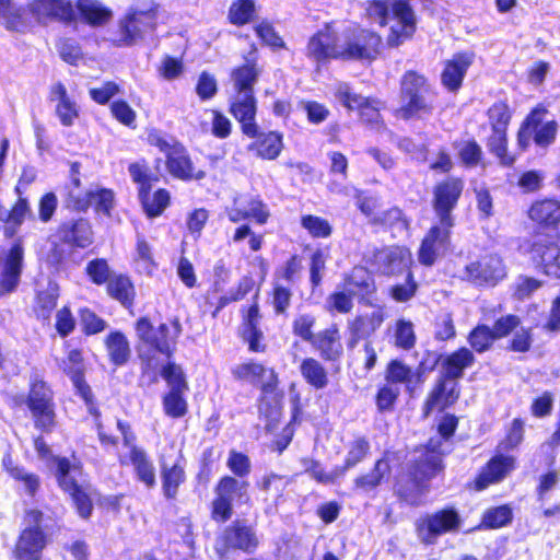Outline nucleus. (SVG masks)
<instances>
[{
    "label": "nucleus",
    "instance_id": "nucleus-17",
    "mask_svg": "<svg viewBox=\"0 0 560 560\" xmlns=\"http://www.w3.org/2000/svg\"><path fill=\"white\" fill-rule=\"evenodd\" d=\"M460 524L458 511L452 505H446L419 517L415 522V532L424 546H432L442 535L457 532Z\"/></svg>",
    "mask_w": 560,
    "mask_h": 560
},
{
    "label": "nucleus",
    "instance_id": "nucleus-4",
    "mask_svg": "<svg viewBox=\"0 0 560 560\" xmlns=\"http://www.w3.org/2000/svg\"><path fill=\"white\" fill-rule=\"evenodd\" d=\"M398 97L400 104L393 115L404 121L429 118L436 109L438 91L424 73L415 69L400 75Z\"/></svg>",
    "mask_w": 560,
    "mask_h": 560
},
{
    "label": "nucleus",
    "instance_id": "nucleus-11",
    "mask_svg": "<svg viewBox=\"0 0 560 560\" xmlns=\"http://www.w3.org/2000/svg\"><path fill=\"white\" fill-rule=\"evenodd\" d=\"M547 114V107L539 103L521 121L516 132V144L521 152H526L532 142L544 150L556 142L559 126L555 119L544 121Z\"/></svg>",
    "mask_w": 560,
    "mask_h": 560
},
{
    "label": "nucleus",
    "instance_id": "nucleus-51",
    "mask_svg": "<svg viewBox=\"0 0 560 560\" xmlns=\"http://www.w3.org/2000/svg\"><path fill=\"white\" fill-rule=\"evenodd\" d=\"M74 4L80 19L92 27L106 25L113 18V12L106 5L95 0H77Z\"/></svg>",
    "mask_w": 560,
    "mask_h": 560
},
{
    "label": "nucleus",
    "instance_id": "nucleus-58",
    "mask_svg": "<svg viewBox=\"0 0 560 560\" xmlns=\"http://www.w3.org/2000/svg\"><path fill=\"white\" fill-rule=\"evenodd\" d=\"M289 480L279 474L270 472L262 476L261 480L257 483L259 491L265 493V501H270L277 506L284 498L285 489Z\"/></svg>",
    "mask_w": 560,
    "mask_h": 560
},
{
    "label": "nucleus",
    "instance_id": "nucleus-56",
    "mask_svg": "<svg viewBox=\"0 0 560 560\" xmlns=\"http://www.w3.org/2000/svg\"><path fill=\"white\" fill-rule=\"evenodd\" d=\"M299 370L305 383L316 390L324 389L329 383L327 369L314 357L302 359Z\"/></svg>",
    "mask_w": 560,
    "mask_h": 560
},
{
    "label": "nucleus",
    "instance_id": "nucleus-54",
    "mask_svg": "<svg viewBox=\"0 0 560 560\" xmlns=\"http://www.w3.org/2000/svg\"><path fill=\"white\" fill-rule=\"evenodd\" d=\"M2 468L12 479L23 483L30 497H35L40 488L38 475L27 472L23 467L15 465L10 452L5 453L2 457Z\"/></svg>",
    "mask_w": 560,
    "mask_h": 560
},
{
    "label": "nucleus",
    "instance_id": "nucleus-27",
    "mask_svg": "<svg viewBox=\"0 0 560 560\" xmlns=\"http://www.w3.org/2000/svg\"><path fill=\"white\" fill-rule=\"evenodd\" d=\"M460 397L458 383L436 377L421 404V418L428 419L433 412H444L453 407Z\"/></svg>",
    "mask_w": 560,
    "mask_h": 560
},
{
    "label": "nucleus",
    "instance_id": "nucleus-49",
    "mask_svg": "<svg viewBox=\"0 0 560 560\" xmlns=\"http://www.w3.org/2000/svg\"><path fill=\"white\" fill-rule=\"evenodd\" d=\"M61 370L71 381L75 392L90 386L85 378L86 368L83 349L72 348L68 350L62 360Z\"/></svg>",
    "mask_w": 560,
    "mask_h": 560
},
{
    "label": "nucleus",
    "instance_id": "nucleus-48",
    "mask_svg": "<svg viewBox=\"0 0 560 560\" xmlns=\"http://www.w3.org/2000/svg\"><path fill=\"white\" fill-rule=\"evenodd\" d=\"M161 488L165 500L174 501L177 499L179 488L186 482V471L184 465L176 460L172 465L160 464Z\"/></svg>",
    "mask_w": 560,
    "mask_h": 560
},
{
    "label": "nucleus",
    "instance_id": "nucleus-36",
    "mask_svg": "<svg viewBox=\"0 0 560 560\" xmlns=\"http://www.w3.org/2000/svg\"><path fill=\"white\" fill-rule=\"evenodd\" d=\"M310 345L325 362H339L345 354L341 331L337 323H331L319 330Z\"/></svg>",
    "mask_w": 560,
    "mask_h": 560
},
{
    "label": "nucleus",
    "instance_id": "nucleus-41",
    "mask_svg": "<svg viewBox=\"0 0 560 560\" xmlns=\"http://www.w3.org/2000/svg\"><path fill=\"white\" fill-rule=\"evenodd\" d=\"M427 371L424 361H421L416 370H412L401 360L392 359L386 364L385 381L394 386L404 384L408 390H411V384L415 383L417 385L423 383V374Z\"/></svg>",
    "mask_w": 560,
    "mask_h": 560
},
{
    "label": "nucleus",
    "instance_id": "nucleus-2",
    "mask_svg": "<svg viewBox=\"0 0 560 560\" xmlns=\"http://www.w3.org/2000/svg\"><path fill=\"white\" fill-rule=\"evenodd\" d=\"M533 224L532 259L546 275L560 276V199L537 198L526 211Z\"/></svg>",
    "mask_w": 560,
    "mask_h": 560
},
{
    "label": "nucleus",
    "instance_id": "nucleus-57",
    "mask_svg": "<svg viewBox=\"0 0 560 560\" xmlns=\"http://www.w3.org/2000/svg\"><path fill=\"white\" fill-rule=\"evenodd\" d=\"M257 8L255 0H233L228 9L229 24L243 27L256 21Z\"/></svg>",
    "mask_w": 560,
    "mask_h": 560
},
{
    "label": "nucleus",
    "instance_id": "nucleus-14",
    "mask_svg": "<svg viewBox=\"0 0 560 560\" xmlns=\"http://www.w3.org/2000/svg\"><path fill=\"white\" fill-rule=\"evenodd\" d=\"M370 454V440L365 435H357L348 444V451L341 465L336 466L331 471H326L318 460L312 459L305 472L317 483L334 485L342 478L348 470L363 463Z\"/></svg>",
    "mask_w": 560,
    "mask_h": 560
},
{
    "label": "nucleus",
    "instance_id": "nucleus-31",
    "mask_svg": "<svg viewBox=\"0 0 560 560\" xmlns=\"http://www.w3.org/2000/svg\"><path fill=\"white\" fill-rule=\"evenodd\" d=\"M48 545V536L40 526L23 528L13 547L15 560H42Z\"/></svg>",
    "mask_w": 560,
    "mask_h": 560
},
{
    "label": "nucleus",
    "instance_id": "nucleus-44",
    "mask_svg": "<svg viewBox=\"0 0 560 560\" xmlns=\"http://www.w3.org/2000/svg\"><path fill=\"white\" fill-rule=\"evenodd\" d=\"M105 289L107 295L117 301L122 307L128 311L133 308L137 291L130 276L127 273H113Z\"/></svg>",
    "mask_w": 560,
    "mask_h": 560
},
{
    "label": "nucleus",
    "instance_id": "nucleus-62",
    "mask_svg": "<svg viewBox=\"0 0 560 560\" xmlns=\"http://www.w3.org/2000/svg\"><path fill=\"white\" fill-rule=\"evenodd\" d=\"M328 258V247L316 248L311 254L308 261V282L312 290H316L322 287Z\"/></svg>",
    "mask_w": 560,
    "mask_h": 560
},
{
    "label": "nucleus",
    "instance_id": "nucleus-30",
    "mask_svg": "<svg viewBox=\"0 0 560 560\" xmlns=\"http://www.w3.org/2000/svg\"><path fill=\"white\" fill-rule=\"evenodd\" d=\"M475 60L474 51L462 50L452 55L443 62L440 73L441 85L445 91L457 94L464 85L468 69Z\"/></svg>",
    "mask_w": 560,
    "mask_h": 560
},
{
    "label": "nucleus",
    "instance_id": "nucleus-40",
    "mask_svg": "<svg viewBox=\"0 0 560 560\" xmlns=\"http://www.w3.org/2000/svg\"><path fill=\"white\" fill-rule=\"evenodd\" d=\"M390 472V458L386 451L374 462L368 472L360 474L353 479V488L364 493L375 491L383 482L387 481Z\"/></svg>",
    "mask_w": 560,
    "mask_h": 560
},
{
    "label": "nucleus",
    "instance_id": "nucleus-64",
    "mask_svg": "<svg viewBox=\"0 0 560 560\" xmlns=\"http://www.w3.org/2000/svg\"><path fill=\"white\" fill-rule=\"evenodd\" d=\"M253 30L262 46L269 47L273 51L287 49L284 39L277 32L272 22L264 19L255 24Z\"/></svg>",
    "mask_w": 560,
    "mask_h": 560
},
{
    "label": "nucleus",
    "instance_id": "nucleus-16",
    "mask_svg": "<svg viewBox=\"0 0 560 560\" xmlns=\"http://www.w3.org/2000/svg\"><path fill=\"white\" fill-rule=\"evenodd\" d=\"M383 50V38L380 33L355 26L342 34L343 61L372 63L377 60Z\"/></svg>",
    "mask_w": 560,
    "mask_h": 560
},
{
    "label": "nucleus",
    "instance_id": "nucleus-33",
    "mask_svg": "<svg viewBox=\"0 0 560 560\" xmlns=\"http://www.w3.org/2000/svg\"><path fill=\"white\" fill-rule=\"evenodd\" d=\"M228 218L233 223L253 220L256 224L264 225L268 222L270 212L259 195H248L233 201Z\"/></svg>",
    "mask_w": 560,
    "mask_h": 560
},
{
    "label": "nucleus",
    "instance_id": "nucleus-10",
    "mask_svg": "<svg viewBox=\"0 0 560 560\" xmlns=\"http://www.w3.org/2000/svg\"><path fill=\"white\" fill-rule=\"evenodd\" d=\"M55 464V478L60 490L68 495L79 517L84 521L91 518L94 510V503L90 493L89 483H80L71 471H81L82 463L80 460L72 463L66 456H52Z\"/></svg>",
    "mask_w": 560,
    "mask_h": 560
},
{
    "label": "nucleus",
    "instance_id": "nucleus-63",
    "mask_svg": "<svg viewBox=\"0 0 560 560\" xmlns=\"http://www.w3.org/2000/svg\"><path fill=\"white\" fill-rule=\"evenodd\" d=\"M317 326V317L312 312L298 313L291 322L292 335L301 341L310 343L313 341Z\"/></svg>",
    "mask_w": 560,
    "mask_h": 560
},
{
    "label": "nucleus",
    "instance_id": "nucleus-39",
    "mask_svg": "<svg viewBox=\"0 0 560 560\" xmlns=\"http://www.w3.org/2000/svg\"><path fill=\"white\" fill-rule=\"evenodd\" d=\"M48 101L56 103L55 114L62 126L70 127L79 118L80 107L75 100L68 94V90L61 81L49 88Z\"/></svg>",
    "mask_w": 560,
    "mask_h": 560
},
{
    "label": "nucleus",
    "instance_id": "nucleus-8",
    "mask_svg": "<svg viewBox=\"0 0 560 560\" xmlns=\"http://www.w3.org/2000/svg\"><path fill=\"white\" fill-rule=\"evenodd\" d=\"M435 424L438 436L430 438L423 445L425 455L413 460V475L423 479L433 478L443 469L442 447L443 443L451 442L459 425V417L452 412H441Z\"/></svg>",
    "mask_w": 560,
    "mask_h": 560
},
{
    "label": "nucleus",
    "instance_id": "nucleus-45",
    "mask_svg": "<svg viewBox=\"0 0 560 560\" xmlns=\"http://www.w3.org/2000/svg\"><path fill=\"white\" fill-rule=\"evenodd\" d=\"M453 148L456 151L458 163L464 168H486L488 165L485 151L481 144L474 137L455 140L453 142Z\"/></svg>",
    "mask_w": 560,
    "mask_h": 560
},
{
    "label": "nucleus",
    "instance_id": "nucleus-50",
    "mask_svg": "<svg viewBox=\"0 0 560 560\" xmlns=\"http://www.w3.org/2000/svg\"><path fill=\"white\" fill-rule=\"evenodd\" d=\"M303 413V407L301 402V397L299 394H295L291 397V418L288 424L284 425L281 433L277 435L272 442L269 444V450L271 452L281 455L288 446L291 444L293 436L295 434V425L301 422Z\"/></svg>",
    "mask_w": 560,
    "mask_h": 560
},
{
    "label": "nucleus",
    "instance_id": "nucleus-52",
    "mask_svg": "<svg viewBox=\"0 0 560 560\" xmlns=\"http://www.w3.org/2000/svg\"><path fill=\"white\" fill-rule=\"evenodd\" d=\"M293 296L294 293L291 285L278 280H272L270 290L267 293V301L272 310V314L277 317H288Z\"/></svg>",
    "mask_w": 560,
    "mask_h": 560
},
{
    "label": "nucleus",
    "instance_id": "nucleus-21",
    "mask_svg": "<svg viewBox=\"0 0 560 560\" xmlns=\"http://www.w3.org/2000/svg\"><path fill=\"white\" fill-rule=\"evenodd\" d=\"M116 427L121 434L124 446L129 450L128 458L137 480L149 489L153 488L156 485L154 464L147 451L136 444L137 435L130 422L118 419Z\"/></svg>",
    "mask_w": 560,
    "mask_h": 560
},
{
    "label": "nucleus",
    "instance_id": "nucleus-47",
    "mask_svg": "<svg viewBox=\"0 0 560 560\" xmlns=\"http://www.w3.org/2000/svg\"><path fill=\"white\" fill-rule=\"evenodd\" d=\"M108 362L120 368L126 365L131 358L130 342L126 334L119 329L110 330L103 340Z\"/></svg>",
    "mask_w": 560,
    "mask_h": 560
},
{
    "label": "nucleus",
    "instance_id": "nucleus-26",
    "mask_svg": "<svg viewBox=\"0 0 560 560\" xmlns=\"http://www.w3.org/2000/svg\"><path fill=\"white\" fill-rule=\"evenodd\" d=\"M427 355H433V361L430 366H427L428 372L433 371L435 366L441 363L440 377L451 382L458 383L463 378L465 371L471 368L476 362V357L467 347H459L454 351L442 355L433 354L428 351Z\"/></svg>",
    "mask_w": 560,
    "mask_h": 560
},
{
    "label": "nucleus",
    "instance_id": "nucleus-18",
    "mask_svg": "<svg viewBox=\"0 0 560 560\" xmlns=\"http://www.w3.org/2000/svg\"><path fill=\"white\" fill-rule=\"evenodd\" d=\"M305 56L317 69L328 66L332 60L343 61L342 38L330 23L324 24L310 36Z\"/></svg>",
    "mask_w": 560,
    "mask_h": 560
},
{
    "label": "nucleus",
    "instance_id": "nucleus-46",
    "mask_svg": "<svg viewBox=\"0 0 560 560\" xmlns=\"http://www.w3.org/2000/svg\"><path fill=\"white\" fill-rule=\"evenodd\" d=\"M259 67L256 58H245V61L231 70L230 79L235 94L255 93L254 86L259 78Z\"/></svg>",
    "mask_w": 560,
    "mask_h": 560
},
{
    "label": "nucleus",
    "instance_id": "nucleus-15",
    "mask_svg": "<svg viewBox=\"0 0 560 560\" xmlns=\"http://www.w3.org/2000/svg\"><path fill=\"white\" fill-rule=\"evenodd\" d=\"M249 482L231 475H222L213 487L214 497L210 502V518L218 524H224L233 515L234 501H242L247 497Z\"/></svg>",
    "mask_w": 560,
    "mask_h": 560
},
{
    "label": "nucleus",
    "instance_id": "nucleus-20",
    "mask_svg": "<svg viewBox=\"0 0 560 560\" xmlns=\"http://www.w3.org/2000/svg\"><path fill=\"white\" fill-rule=\"evenodd\" d=\"M455 222L439 220L431 224L423 235L417 258L420 265L432 267L442 256L452 248V234Z\"/></svg>",
    "mask_w": 560,
    "mask_h": 560
},
{
    "label": "nucleus",
    "instance_id": "nucleus-5",
    "mask_svg": "<svg viewBox=\"0 0 560 560\" xmlns=\"http://www.w3.org/2000/svg\"><path fill=\"white\" fill-rule=\"evenodd\" d=\"M231 375L235 382L259 389L260 395L257 399L258 410L267 419L265 424L266 432L272 433L281 418V406H271L266 402V398L268 395L275 394L279 388L280 380L276 369L267 366L255 359H247L234 365L231 369Z\"/></svg>",
    "mask_w": 560,
    "mask_h": 560
},
{
    "label": "nucleus",
    "instance_id": "nucleus-59",
    "mask_svg": "<svg viewBox=\"0 0 560 560\" xmlns=\"http://www.w3.org/2000/svg\"><path fill=\"white\" fill-rule=\"evenodd\" d=\"M354 308V299L341 284L328 293L324 303V311L330 316L348 315Z\"/></svg>",
    "mask_w": 560,
    "mask_h": 560
},
{
    "label": "nucleus",
    "instance_id": "nucleus-9",
    "mask_svg": "<svg viewBox=\"0 0 560 560\" xmlns=\"http://www.w3.org/2000/svg\"><path fill=\"white\" fill-rule=\"evenodd\" d=\"M57 241L50 248L52 262L57 266L73 253L91 247L94 243V231L88 218L78 217L61 221L55 232Z\"/></svg>",
    "mask_w": 560,
    "mask_h": 560
},
{
    "label": "nucleus",
    "instance_id": "nucleus-53",
    "mask_svg": "<svg viewBox=\"0 0 560 560\" xmlns=\"http://www.w3.org/2000/svg\"><path fill=\"white\" fill-rule=\"evenodd\" d=\"M513 521V509L510 504H501L486 509L474 530H491L506 527Z\"/></svg>",
    "mask_w": 560,
    "mask_h": 560
},
{
    "label": "nucleus",
    "instance_id": "nucleus-22",
    "mask_svg": "<svg viewBox=\"0 0 560 560\" xmlns=\"http://www.w3.org/2000/svg\"><path fill=\"white\" fill-rule=\"evenodd\" d=\"M465 180L460 176L447 175L434 183L431 190V207L439 220L455 222L454 210L464 195Z\"/></svg>",
    "mask_w": 560,
    "mask_h": 560
},
{
    "label": "nucleus",
    "instance_id": "nucleus-24",
    "mask_svg": "<svg viewBox=\"0 0 560 560\" xmlns=\"http://www.w3.org/2000/svg\"><path fill=\"white\" fill-rule=\"evenodd\" d=\"M361 305L373 306L377 299V284L372 271L355 265L345 272L340 283Z\"/></svg>",
    "mask_w": 560,
    "mask_h": 560
},
{
    "label": "nucleus",
    "instance_id": "nucleus-28",
    "mask_svg": "<svg viewBox=\"0 0 560 560\" xmlns=\"http://www.w3.org/2000/svg\"><path fill=\"white\" fill-rule=\"evenodd\" d=\"M465 279L478 287H493L505 277L501 258L487 254L465 266Z\"/></svg>",
    "mask_w": 560,
    "mask_h": 560
},
{
    "label": "nucleus",
    "instance_id": "nucleus-32",
    "mask_svg": "<svg viewBox=\"0 0 560 560\" xmlns=\"http://www.w3.org/2000/svg\"><path fill=\"white\" fill-rule=\"evenodd\" d=\"M386 318L382 308L369 314H358L347 320V348L354 349L361 341L369 339L382 327Z\"/></svg>",
    "mask_w": 560,
    "mask_h": 560
},
{
    "label": "nucleus",
    "instance_id": "nucleus-60",
    "mask_svg": "<svg viewBox=\"0 0 560 560\" xmlns=\"http://www.w3.org/2000/svg\"><path fill=\"white\" fill-rule=\"evenodd\" d=\"M412 270V262L409 253L402 250H389L386 253L382 266L381 273L387 278L404 276Z\"/></svg>",
    "mask_w": 560,
    "mask_h": 560
},
{
    "label": "nucleus",
    "instance_id": "nucleus-6",
    "mask_svg": "<svg viewBox=\"0 0 560 560\" xmlns=\"http://www.w3.org/2000/svg\"><path fill=\"white\" fill-rule=\"evenodd\" d=\"M160 11L161 4L154 0L130 7L117 22L112 45L117 48L132 47L154 34L159 26Z\"/></svg>",
    "mask_w": 560,
    "mask_h": 560
},
{
    "label": "nucleus",
    "instance_id": "nucleus-35",
    "mask_svg": "<svg viewBox=\"0 0 560 560\" xmlns=\"http://www.w3.org/2000/svg\"><path fill=\"white\" fill-rule=\"evenodd\" d=\"M68 201L78 212H86L90 207H93L96 213L109 218L115 208V191L112 188L101 187L88 190L84 196L70 195Z\"/></svg>",
    "mask_w": 560,
    "mask_h": 560
},
{
    "label": "nucleus",
    "instance_id": "nucleus-19",
    "mask_svg": "<svg viewBox=\"0 0 560 560\" xmlns=\"http://www.w3.org/2000/svg\"><path fill=\"white\" fill-rule=\"evenodd\" d=\"M521 325V317L516 314L501 315L490 327L487 324H477L467 335V342L472 353H485L492 349L495 341L506 338Z\"/></svg>",
    "mask_w": 560,
    "mask_h": 560
},
{
    "label": "nucleus",
    "instance_id": "nucleus-25",
    "mask_svg": "<svg viewBox=\"0 0 560 560\" xmlns=\"http://www.w3.org/2000/svg\"><path fill=\"white\" fill-rule=\"evenodd\" d=\"M26 8L40 25L50 22L69 25L77 21V12L71 0H30Z\"/></svg>",
    "mask_w": 560,
    "mask_h": 560
},
{
    "label": "nucleus",
    "instance_id": "nucleus-34",
    "mask_svg": "<svg viewBox=\"0 0 560 560\" xmlns=\"http://www.w3.org/2000/svg\"><path fill=\"white\" fill-rule=\"evenodd\" d=\"M258 110L255 93L234 94L229 102V113L238 122L243 136H255L258 126Z\"/></svg>",
    "mask_w": 560,
    "mask_h": 560
},
{
    "label": "nucleus",
    "instance_id": "nucleus-61",
    "mask_svg": "<svg viewBox=\"0 0 560 560\" xmlns=\"http://www.w3.org/2000/svg\"><path fill=\"white\" fill-rule=\"evenodd\" d=\"M30 212L31 207L28 199L24 196H19L8 211L7 225L3 228V233L7 238H12L18 233V230Z\"/></svg>",
    "mask_w": 560,
    "mask_h": 560
},
{
    "label": "nucleus",
    "instance_id": "nucleus-13",
    "mask_svg": "<svg viewBox=\"0 0 560 560\" xmlns=\"http://www.w3.org/2000/svg\"><path fill=\"white\" fill-rule=\"evenodd\" d=\"M24 402L37 431L49 434L57 428L55 393L46 381L32 380Z\"/></svg>",
    "mask_w": 560,
    "mask_h": 560
},
{
    "label": "nucleus",
    "instance_id": "nucleus-55",
    "mask_svg": "<svg viewBox=\"0 0 560 560\" xmlns=\"http://www.w3.org/2000/svg\"><path fill=\"white\" fill-rule=\"evenodd\" d=\"M413 463L411 464V479L409 481L398 482L395 490V495L397 497L400 503L408 504L410 506H419L422 503V495L425 491V488L421 482L428 481L429 479H423L420 476L413 475Z\"/></svg>",
    "mask_w": 560,
    "mask_h": 560
},
{
    "label": "nucleus",
    "instance_id": "nucleus-37",
    "mask_svg": "<svg viewBox=\"0 0 560 560\" xmlns=\"http://www.w3.org/2000/svg\"><path fill=\"white\" fill-rule=\"evenodd\" d=\"M255 133V136H246L253 139L247 150L260 160H277L284 149L283 133L278 130L260 131L259 125L256 126Z\"/></svg>",
    "mask_w": 560,
    "mask_h": 560
},
{
    "label": "nucleus",
    "instance_id": "nucleus-43",
    "mask_svg": "<svg viewBox=\"0 0 560 560\" xmlns=\"http://www.w3.org/2000/svg\"><path fill=\"white\" fill-rule=\"evenodd\" d=\"M75 393L83 400V402L86 406L89 415L93 419L94 428L96 430L100 444L103 447H117L119 442L118 436L106 431L105 425L102 421V411L98 407V404L95 399L91 386L78 390Z\"/></svg>",
    "mask_w": 560,
    "mask_h": 560
},
{
    "label": "nucleus",
    "instance_id": "nucleus-42",
    "mask_svg": "<svg viewBox=\"0 0 560 560\" xmlns=\"http://www.w3.org/2000/svg\"><path fill=\"white\" fill-rule=\"evenodd\" d=\"M23 248L20 244L10 247L3 262L0 278V289L3 293H11L16 290L22 273Z\"/></svg>",
    "mask_w": 560,
    "mask_h": 560
},
{
    "label": "nucleus",
    "instance_id": "nucleus-7",
    "mask_svg": "<svg viewBox=\"0 0 560 560\" xmlns=\"http://www.w3.org/2000/svg\"><path fill=\"white\" fill-rule=\"evenodd\" d=\"M131 182L137 186V196L143 213L148 219L161 217L171 205V192L166 188H158L152 192L154 184L160 182L149 162L142 158L128 164Z\"/></svg>",
    "mask_w": 560,
    "mask_h": 560
},
{
    "label": "nucleus",
    "instance_id": "nucleus-29",
    "mask_svg": "<svg viewBox=\"0 0 560 560\" xmlns=\"http://www.w3.org/2000/svg\"><path fill=\"white\" fill-rule=\"evenodd\" d=\"M168 174L182 182L201 180L207 173L196 170L192 158L187 148L178 140H173L172 149L164 155Z\"/></svg>",
    "mask_w": 560,
    "mask_h": 560
},
{
    "label": "nucleus",
    "instance_id": "nucleus-12",
    "mask_svg": "<svg viewBox=\"0 0 560 560\" xmlns=\"http://www.w3.org/2000/svg\"><path fill=\"white\" fill-rule=\"evenodd\" d=\"M486 115L491 128V135L487 138V148L501 166L512 167L516 162V156L509 151L508 129L513 110L508 100L495 101L487 109Z\"/></svg>",
    "mask_w": 560,
    "mask_h": 560
},
{
    "label": "nucleus",
    "instance_id": "nucleus-38",
    "mask_svg": "<svg viewBox=\"0 0 560 560\" xmlns=\"http://www.w3.org/2000/svg\"><path fill=\"white\" fill-rule=\"evenodd\" d=\"M222 544L226 550H241L249 555L258 548L259 539L252 526L235 521L224 529Z\"/></svg>",
    "mask_w": 560,
    "mask_h": 560
},
{
    "label": "nucleus",
    "instance_id": "nucleus-23",
    "mask_svg": "<svg viewBox=\"0 0 560 560\" xmlns=\"http://www.w3.org/2000/svg\"><path fill=\"white\" fill-rule=\"evenodd\" d=\"M354 198L357 209L368 219L371 226L392 229L404 221V211L398 206L378 211L381 206L378 197L358 191Z\"/></svg>",
    "mask_w": 560,
    "mask_h": 560
},
{
    "label": "nucleus",
    "instance_id": "nucleus-1",
    "mask_svg": "<svg viewBox=\"0 0 560 560\" xmlns=\"http://www.w3.org/2000/svg\"><path fill=\"white\" fill-rule=\"evenodd\" d=\"M172 324L174 331H171L166 323L154 327L149 316H140L135 322L133 328L139 342L167 359L160 370L161 377L168 386V390L162 396V408L166 417L179 419L185 417L189 410L186 398L189 384L183 368L171 360L176 351L177 338L180 332L178 319H174Z\"/></svg>",
    "mask_w": 560,
    "mask_h": 560
},
{
    "label": "nucleus",
    "instance_id": "nucleus-3",
    "mask_svg": "<svg viewBox=\"0 0 560 560\" xmlns=\"http://www.w3.org/2000/svg\"><path fill=\"white\" fill-rule=\"evenodd\" d=\"M524 441V420L514 418L504 438L498 443L495 453L480 467L475 477L467 481L466 489L482 492L490 486L501 483L517 467L516 457L504 452L517 448Z\"/></svg>",
    "mask_w": 560,
    "mask_h": 560
}]
</instances>
